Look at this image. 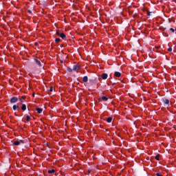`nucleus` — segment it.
<instances>
[{
    "instance_id": "1",
    "label": "nucleus",
    "mask_w": 176,
    "mask_h": 176,
    "mask_svg": "<svg viewBox=\"0 0 176 176\" xmlns=\"http://www.w3.org/2000/svg\"><path fill=\"white\" fill-rule=\"evenodd\" d=\"M56 34L58 35V36H60L61 39L65 40L66 36L64 33H60L59 31H57Z\"/></svg>"
},
{
    "instance_id": "2",
    "label": "nucleus",
    "mask_w": 176,
    "mask_h": 176,
    "mask_svg": "<svg viewBox=\"0 0 176 176\" xmlns=\"http://www.w3.org/2000/svg\"><path fill=\"white\" fill-rule=\"evenodd\" d=\"M17 101H19V98L14 96L10 99V103L11 104H16V102H17Z\"/></svg>"
},
{
    "instance_id": "3",
    "label": "nucleus",
    "mask_w": 176,
    "mask_h": 176,
    "mask_svg": "<svg viewBox=\"0 0 176 176\" xmlns=\"http://www.w3.org/2000/svg\"><path fill=\"white\" fill-rule=\"evenodd\" d=\"M20 144H23V140H18V141H14L13 142V145H15L16 146H19Z\"/></svg>"
},
{
    "instance_id": "4",
    "label": "nucleus",
    "mask_w": 176,
    "mask_h": 176,
    "mask_svg": "<svg viewBox=\"0 0 176 176\" xmlns=\"http://www.w3.org/2000/svg\"><path fill=\"white\" fill-rule=\"evenodd\" d=\"M101 78H102V79H103L104 80H105V79H108V74H107V73H103V74H102Z\"/></svg>"
},
{
    "instance_id": "5",
    "label": "nucleus",
    "mask_w": 176,
    "mask_h": 176,
    "mask_svg": "<svg viewBox=\"0 0 176 176\" xmlns=\"http://www.w3.org/2000/svg\"><path fill=\"white\" fill-rule=\"evenodd\" d=\"M79 69H80V66H79L78 65H75L73 67V71H79Z\"/></svg>"
},
{
    "instance_id": "6",
    "label": "nucleus",
    "mask_w": 176,
    "mask_h": 176,
    "mask_svg": "<svg viewBox=\"0 0 176 176\" xmlns=\"http://www.w3.org/2000/svg\"><path fill=\"white\" fill-rule=\"evenodd\" d=\"M13 111H19L20 109V107L19 104H14L12 107Z\"/></svg>"
},
{
    "instance_id": "7",
    "label": "nucleus",
    "mask_w": 176,
    "mask_h": 176,
    "mask_svg": "<svg viewBox=\"0 0 176 176\" xmlns=\"http://www.w3.org/2000/svg\"><path fill=\"white\" fill-rule=\"evenodd\" d=\"M35 63L38 65V67H42V64L41 63V60L34 58Z\"/></svg>"
},
{
    "instance_id": "8",
    "label": "nucleus",
    "mask_w": 176,
    "mask_h": 176,
    "mask_svg": "<svg viewBox=\"0 0 176 176\" xmlns=\"http://www.w3.org/2000/svg\"><path fill=\"white\" fill-rule=\"evenodd\" d=\"M114 76H116V78H120V76H122V74L119 72H116L114 73Z\"/></svg>"
},
{
    "instance_id": "9",
    "label": "nucleus",
    "mask_w": 176,
    "mask_h": 176,
    "mask_svg": "<svg viewBox=\"0 0 176 176\" xmlns=\"http://www.w3.org/2000/svg\"><path fill=\"white\" fill-rule=\"evenodd\" d=\"M36 111L38 113H42V112H43V109H41V108H39V107H36Z\"/></svg>"
},
{
    "instance_id": "10",
    "label": "nucleus",
    "mask_w": 176,
    "mask_h": 176,
    "mask_svg": "<svg viewBox=\"0 0 176 176\" xmlns=\"http://www.w3.org/2000/svg\"><path fill=\"white\" fill-rule=\"evenodd\" d=\"M89 80V78L87 76H85L83 78H82V81L86 83L87 82H88Z\"/></svg>"
},
{
    "instance_id": "11",
    "label": "nucleus",
    "mask_w": 176,
    "mask_h": 176,
    "mask_svg": "<svg viewBox=\"0 0 176 176\" xmlns=\"http://www.w3.org/2000/svg\"><path fill=\"white\" fill-rule=\"evenodd\" d=\"M163 102H164V104H170V100H169L168 99L164 98V99H163Z\"/></svg>"
},
{
    "instance_id": "12",
    "label": "nucleus",
    "mask_w": 176,
    "mask_h": 176,
    "mask_svg": "<svg viewBox=\"0 0 176 176\" xmlns=\"http://www.w3.org/2000/svg\"><path fill=\"white\" fill-rule=\"evenodd\" d=\"M21 109H22V111H26V109H27V105H25V104H22V106H21Z\"/></svg>"
},
{
    "instance_id": "13",
    "label": "nucleus",
    "mask_w": 176,
    "mask_h": 176,
    "mask_svg": "<svg viewBox=\"0 0 176 176\" xmlns=\"http://www.w3.org/2000/svg\"><path fill=\"white\" fill-rule=\"evenodd\" d=\"M106 122H107V123H111L112 122V117H109L107 120Z\"/></svg>"
},
{
    "instance_id": "14",
    "label": "nucleus",
    "mask_w": 176,
    "mask_h": 176,
    "mask_svg": "<svg viewBox=\"0 0 176 176\" xmlns=\"http://www.w3.org/2000/svg\"><path fill=\"white\" fill-rule=\"evenodd\" d=\"M55 171L56 170L54 169L49 170L48 174H54Z\"/></svg>"
},
{
    "instance_id": "15",
    "label": "nucleus",
    "mask_w": 176,
    "mask_h": 176,
    "mask_svg": "<svg viewBox=\"0 0 176 176\" xmlns=\"http://www.w3.org/2000/svg\"><path fill=\"white\" fill-rule=\"evenodd\" d=\"M24 100H25V96H22L21 98L19 99L20 102H24Z\"/></svg>"
},
{
    "instance_id": "16",
    "label": "nucleus",
    "mask_w": 176,
    "mask_h": 176,
    "mask_svg": "<svg viewBox=\"0 0 176 176\" xmlns=\"http://www.w3.org/2000/svg\"><path fill=\"white\" fill-rule=\"evenodd\" d=\"M30 120H31V117L30 116H26V121L30 122Z\"/></svg>"
},
{
    "instance_id": "17",
    "label": "nucleus",
    "mask_w": 176,
    "mask_h": 176,
    "mask_svg": "<svg viewBox=\"0 0 176 176\" xmlns=\"http://www.w3.org/2000/svg\"><path fill=\"white\" fill-rule=\"evenodd\" d=\"M102 100H103V101H108V98H107L106 96H102Z\"/></svg>"
},
{
    "instance_id": "18",
    "label": "nucleus",
    "mask_w": 176,
    "mask_h": 176,
    "mask_svg": "<svg viewBox=\"0 0 176 176\" xmlns=\"http://www.w3.org/2000/svg\"><path fill=\"white\" fill-rule=\"evenodd\" d=\"M60 41H61V40L60 39V38H56V39H55L56 43H58V42H60Z\"/></svg>"
},
{
    "instance_id": "19",
    "label": "nucleus",
    "mask_w": 176,
    "mask_h": 176,
    "mask_svg": "<svg viewBox=\"0 0 176 176\" xmlns=\"http://www.w3.org/2000/svg\"><path fill=\"white\" fill-rule=\"evenodd\" d=\"M67 71H68V72H72V69L71 67H67Z\"/></svg>"
},
{
    "instance_id": "20",
    "label": "nucleus",
    "mask_w": 176,
    "mask_h": 176,
    "mask_svg": "<svg viewBox=\"0 0 176 176\" xmlns=\"http://www.w3.org/2000/svg\"><path fill=\"white\" fill-rule=\"evenodd\" d=\"M160 157V155L158 154L155 156V159H156L157 160H159V158Z\"/></svg>"
},
{
    "instance_id": "21",
    "label": "nucleus",
    "mask_w": 176,
    "mask_h": 176,
    "mask_svg": "<svg viewBox=\"0 0 176 176\" xmlns=\"http://www.w3.org/2000/svg\"><path fill=\"white\" fill-rule=\"evenodd\" d=\"M169 30H170V31H172L173 32H175V30H174V28H170Z\"/></svg>"
},
{
    "instance_id": "22",
    "label": "nucleus",
    "mask_w": 176,
    "mask_h": 176,
    "mask_svg": "<svg viewBox=\"0 0 176 176\" xmlns=\"http://www.w3.org/2000/svg\"><path fill=\"white\" fill-rule=\"evenodd\" d=\"M152 13V12H149V11H148L147 12V16H151V14Z\"/></svg>"
},
{
    "instance_id": "23",
    "label": "nucleus",
    "mask_w": 176,
    "mask_h": 176,
    "mask_svg": "<svg viewBox=\"0 0 176 176\" xmlns=\"http://www.w3.org/2000/svg\"><path fill=\"white\" fill-rule=\"evenodd\" d=\"M168 50L169 52H173V48H172L171 47H170L168 49Z\"/></svg>"
},
{
    "instance_id": "24",
    "label": "nucleus",
    "mask_w": 176,
    "mask_h": 176,
    "mask_svg": "<svg viewBox=\"0 0 176 176\" xmlns=\"http://www.w3.org/2000/svg\"><path fill=\"white\" fill-rule=\"evenodd\" d=\"M156 176H163V175H162V174L160 173H156Z\"/></svg>"
},
{
    "instance_id": "25",
    "label": "nucleus",
    "mask_w": 176,
    "mask_h": 176,
    "mask_svg": "<svg viewBox=\"0 0 176 176\" xmlns=\"http://www.w3.org/2000/svg\"><path fill=\"white\" fill-rule=\"evenodd\" d=\"M50 91H53V87H50Z\"/></svg>"
},
{
    "instance_id": "26",
    "label": "nucleus",
    "mask_w": 176,
    "mask_h": 176,
    "mask_svg": "<svg viewBox=\"0 0 176 176\" xmlns=\"http://www.w3.org/2000/svg\"><path fill=\"white\" fill-rule=\"evenodd\" d=\"M28 12L29 13H32L31 10H28Z\"/></svg>"
},
{
    "instance_id": "27",
    "label": "nucleus",
    "mask_w": 176,
    "mask_h": 176,
    "mask_svg": "<svg viewBox=\"0 0 176 176\" xmlns=\"http://www.w3.org/2000/svg\"><path fill=\"white\" fill-rule=\"evenodd\" d=\"M15 116H16L17 118H19V115H17V114H15Z\"/></svg>"
},
{
    "instance_id": "28",
    "label": "nucleus",
    "mask_w": 176,
    "mask_h": 176,
    "mask_svg": "<svg viewBox=\"0 0 176 176\" xmlns=\"http://www.w3.org/2000/svg\"><path fill=\"white\" fill-rule=\"evenodd\" d=\"M60 63L63 64V63H64V61L63 60H60Z\"/></svg>"
},
{
    "instance_id": "29",
    "label": "nucleus",
    "mask_w": 176,
    "mask_h": 176,
    "mask_svg": "<svg viewBox=\"0 0 176 176\" xmlns=\"http://www.w3.org/2000/svg\"><path fill=\"white\" fill-rule=\"evenodd\" d=\"M32 96H33V97H35V94H33Z\"/></svg>"
}]
</instances>
